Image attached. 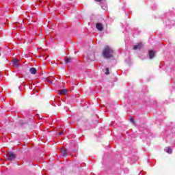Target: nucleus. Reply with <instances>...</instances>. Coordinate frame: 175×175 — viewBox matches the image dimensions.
Segmentation results:
<instances>
[{
	"label": "nucleus",
	"mask_w": 175,
	"mask_h": 175,
	"mask_svg": "<svg viewBox=\"0 0 175 175\" xmlns=\"http://www.w3.org/2000/svg\"><path fill=\"white\" fill-rule=\"evenodd\" d=\"M105 75H110L109 68H105Z\"/></svg>",
	"instance_id": "ddd939ff"
},
{
	"label": "nucleus",
	"mask_w": 175,
	"mask_h": 175,
	"mask_svg": "<svg viewBox=\"0 0 175 175\" xmlns=\"http://www.w3.org/2000/svg\"><path fill=\"white\" fill-rule=\"evenodd\" d=\"M40 3H39V6H43V5H44V3L42 2V1H39Z\"/></svg>",
	"instance_id": "2eb2a0df"
},
{
	"label": "nucleus",
	"mask_w": 175,
	"mask_h": 175,
	"mask_svg": "<svg viewBox=\"0 0 175 175\" xmlns=\"http://www.w3.org/2000/svg\"><path fill=\"white\" fill-rule=\"evenodd\" d=\"M130 121H131V122H132L133 124L135 123V119H133V118H131V119H130Z\"/></svg>",
	"instance_id": "dca6fc26"
},
{
	"label": "nucleus",
	"mask_w": 175,
	"mask_h": 175,
	"mask_svg": "<svg viewBox=\"0 0 175 175\" xmlns=\"http://www.w3.org/2000/svg\"><path fill=\"white\" fill-rule=\"evenodd\" d=\"M29 72L30 73H31V75H36V73H38V70H36V68H33V67L29 69Z\"/></svg>",
	"instance_id": "0eeeda50"
},
{
	"label": "nucleus",
	"mask_w": 175,
	"mask_h": 175,
	"mask_svg": "<svg viewBox=\"0 0 175 175\" xmlns=\"http://www.w3.org/2000/svg\"><path fill=\"white\" fill-rule=\"evenodd\" d=\"M64 135V130L61 131V132H59V133H58V135H59V136H61V135Z\"/></svg>",
	"instance_id": "4468645a"
},
{
	"label": "nucleus",
	"mask_w": 175,
	"mask_h": 175,
	"mask_svg": "<svg viewBox=\"0 0 175 175\" xmlns=\"http://www.w3.org/2000/svg\"><path fill=\"white\" fill-rule=\"evenodd\" d=\"M164 151H165V152H167V154H172L173 152L171 147H165Z\"/></svg>",
	"instance_id": "6e6552de"
},
{
	"label": "nucleus",
	"mask_w": 175,
	"mask_h": 175,
	"mask_svg": "<svg viewBox=\"0 0 175 175\" xmlns=\"http://www.w3.org/2000/svg\"><path fill=\"white\" fill-rule=\"evenodd\" d=\"M68 94V91L66 89H63L60 90V95H66Z\"/></svg>",
	"instance_id": "9d476101"
},
{
	"label": "nucleus",
	"mask_w": 175,
	"mask_h": 175,
	"mask_svg": "<svg viewBox=\"0 0 175 175\" xmlns=\"http://www.w3.org/2000/svg\"><path fill=\"white\" fill-rule=\"evenodd\" d=\"M12 65H13L15 68H18V66H20V64H18V59H14L12 61Z\"/></svg>",
	"instance_id": "423d86ee"
},
{
	"label": "nucleus",
	"mask_w": 175,
	"mask_h": 175,
	"mask_svg": "<svg viewBox=\"0 0 175 175\" xmlns=\"http://www.w3.org/2000/svg\"><path fill=\"white\" fill-rule=\"evenodd\" d=\"M141 49H143V44L142 43H138L136 45L133 46V49L134 50H140Z\"/></svg>",
	"instance_id": "20e7f679"
},
{
	"label": "nucleus",
	"mask_w": 175,
	"mask_h": 175,
	"mask_svg": "<svg viewBox=\"0 0 175 175\" xmlns=\"http://www.w3.org/2000/svg\"><path fill=\"white\" fill-rule=\"evenodd\" d=\"M61 155L62 157H66V155H68V151L66 149H62Z\"/></svg>",
	"instance_id": "1a4fd4ad"
},
{
	"label": "nucleus",
	"mask_w": 175,
	"mask_h": 175,
	"mask_svg": "<svg viewBox=\"0 0 175 175\" xmlns=\"http://www.w3.org/2000/svg\"><path fill=\"white\" fill-rule=\"evenodd\" d=\"M100 6L102 9H103V10H106V9H107V4H104L101 3Z\"/></svg>",
	"instance_id": "f8f14e48"
},
{
	"label": "nucleus",
	"mask_w": 175,
	"mask_h": 175,
	"mask_svg": "<svg viewBox=\"0 0 175 175\" xmlns=\"http://www.w3.org/2000/svg\"><path fill=\"white\" fill-rule=\"evenodd\" d=\"M46 7L49 8L50 7V4L49 3H46V4L45 5Z\"/></svg>",
	"instance_id": "f3484780"
},
{
	"label": "nucleus",
	"mask_w": 175,
	"mask_h": 175,
	"mask_svg": "<svg viewBox=\"0 0 175 175\" xmlns=\"http://www.w3.org/2000/svg\"><path fill=\"white\" fill-rule=\"evenodd\" d=\"M102 54L103 58L110 59V58H113V57H114V51L111 47L107 45L103 50Z\"/></svg>",
	"instance_id": "f257e3e1"
},
{
	"label": "nucleus",
	"mask_w": 175,
	"mask_h": 175,
	"mask_svg": "<svg viewBox=\"0 0 175 175\" xmlns=\"http://www.w3.org/2000/svg\"><path fill=\"white\" fill-rule=\"evenodd\" d=\"M72 63V59L70 57H67L65 62V64L68 65V64Z\"/></svg>",
	"instance_id": "9b49d317"
},
{
	"label": "nucleus",
	"mask_w": 175,
	"mask_h": 175,
	"mask_svg": "<svg viewBox=\"0 0 175 175\" xmlns=\"http://www.w3.org/2000/svg\"><path fill=\"white\" fill-rule=\"evenodd\" d=\"M1 76H2V75H1V74H0V80H1Z\"/></svg>",
	"instance_id": "a211bd4d"
},
{
	"label": "nucleus",
	"mask_w": 175,
	"mask_h": 175,
	"mask_svg": "<svg viewBox=\"0 0 175 175\" xmlns=\"http://www.w3.org/2000/svg\"><path fill=\"white\" fill-rule=\"evenodd\" d=\"M148 55H149L150 59H152V58L155 57V52H154V51L152 50H150L148 52Z\"/></svg>",
	"instance_id": "39448f33"
},
{
	"label": "nucleus",
	"mask_w": 175,
	"mask_h": 175,
	"mask_svg": "<svg viewBox=\"0 0 175 175\" xmlns=\"http://www.w3.org/2000/svg\"><path fill=\"white\" fill-rule=\"evenodd\" d=\"M96 29H98V31H100V32H102V31H103L104 29L103 24L100 23H97L96 24Z\"/></svg>",
	"instance_id": "7ed1b4c3"
},
{
	"label": "nucleus",
	"mask_w": 175,
	"mask_h": 175,
	"mask_svg": "<svg viewBox=\"0 0 175 175\" xmlns=\"http://www.w3.org/2000/svg\"><path fill=\"white\" fill-rule=\"evenodd\" d=\"M7 157L9 161H14V159H16V155L13 152H8Z\"/></svg>",
	"instance_id": "f03ea898"
}]
</instances>
